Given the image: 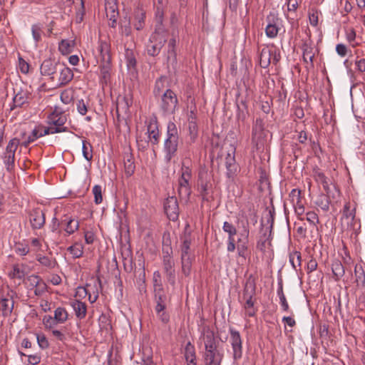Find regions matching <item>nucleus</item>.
Wrapping results in <instances>:
<instances>
[{
	"label": "nucleus",
	"instance_id": "nucleus-38",
	"mask_svg": "<svg viewBox=\"0 0 365 365\" xmlns=\"http://www.w3.org/2000/svg\"><path fill=\"white\" fill-rule=\"evenodd\" d=\"M272 53L270 50L263 48L260 53L259 64L262 68H267L271 63Z\"/></svg>",
	"mask_w": 365,
	"mask_h": 365
},
{
	"label": "nucleus",
	"instance_id": "nucleus-4",
	"mask_svg": "<svg viewBox=\"0 0 365 365\" xmlns=\"http://www.w3.org/2000/svg\"><path fill=\"white\" fill-rule=\"evenodd\" d=\"M168 31H163L158 29L157 31H154L150 36L149 41L146 45V51L149 56H158L162 48L167 41Z\"/></svg>",
	"mask_w": 365,
	"mask_h": 365
},
{
	"label": "nucleus",
	"instance_id": "nucleus-34",
	"mask_svg": "<svg viewBox=\"0 0 365 365\" xmlns=\"http://www.w3.org/2000/svg\"><path fill=\"white\" fill-rule=\"evenodd\" d=\"M289 198L293 205L294 209L295 207H299L304 206L302 202V191L299 189H292L289 193Z\"/></svg>",
	"mask_w": 365,
	"mask_h": 365
},
{
	"label": "nucleus",
	"instance_id": "nucleus-6",
	"mask_svg": "<svg viewBox=\"0 0 365 365\" xmlns=\"http://www.w3.org/2000/svg\"><path fill=\"white\" fill-rule=\"evenodd\" d=\"M192 178V170L188 166H182L181 175L178 179V194L180 197L189 198L191 195L190 181Z\"/></svg>",
	"mask_w": 365,
	"mask_h": 365
},
{
	"label": "nucleus",
	"instance_id": "nucleus-55",
	"mask_svg": "<svg viewBox=\"0 0 365 365\" xmlns=\"http://www.w3.org/2000/svg\"><path fill=\"white\" fill-rule=\"evenodd\" d=\"M43 324L46 330H51L54 328L58 323L55 320L54 317L46 315L43 318Z\"/></svg>",
	"mask_w": 365,
	"mask_h": 365
},
{
	"label": "nucleus",
	"instance_id": "nucleus-20",
	"mask_svg": "<svg viewBox=\"0 0 365 365\" xmlns=\"http://www.w3.org/2000/svg\"><path fill=\"white\" fill-rule=\"evenodd\" d=\"M59 71L58 78L56 83V87H61L67 85L73 78V73L72 70L65 66H59L58 68Z\"/></svg>",
	"mask_w": 365,
	"mask_h": 365
},
{
	"label": "nucleus",
	"instance_id": "nucleus-47",
	"mask_svg": "<svg viewBox=\"0 0 365 365\" xmlns=\"http://www.w3.org/2000/svg\"><path fill=\"white\" fill-rule=\"evenodd\" d=\"M248 237H249V230H245V239L246 240V241L242 242V240L241 238H239L237 240V244H238L237 252H238V255L240 257H245V251L247 250V240H248Z\"/></svg>",
	"mask_w": 365,
	"mask_h": 365
},
{
	"label": "nucleus",
	"instance_id": "nucleus-62",
	"mask_svg": "<svg viewBox=\"0 0 365 365\" xmlns=\"http://www.w3.org/2000/svg\"><path fill=\"white\" fill-rule=\"evenodd\" d=\"M47 284L43 280L40 282V283L34 287L35 295L37 297L42 296L47 291Z\"/></svg>",
	"mask_w": 365,
	"mask_h": 365
},
{
	"label": "nucleus",
	"instance_id": "nucleus-14",
	"mask_svg": "<svg viewBox=\"0 0 365 365\" xmlns=\"http://www.w3.org/2000/svg\"><path fill=\"white\" fill-rule=\"evenodd\" d=\"M164 210L169 220L175 221L179 215V206L177 197H168L164 202Z\"/></svg>",
	"mask_w": 365,
	"mask_h": 365
},
{
	"label": "nucleus",
	"instance_id": "nucleus-11",
	"mask_svg": "<svg viewBox=\"0 0 365 365\" xmlns=\"http://www.w3.org/2000/svg\"><path fill=\"white\" fill-rule=\"evenodd\" d=\"M267 26L265 27L266 36L269 38H274L277 36L280 30V19L274 12H270L266 17Z\"/></svg>",
	"mask_w": 365,
	"mask_h": 365
},
{
	"label": "nucleus",
	"instance_id": "nucleus-35",
	"mask_svg": "<svg viewBox=\"0 0 365 365\" xmlns=\"http://www.w3.org/2000/svg\"><path fill=\"white\" fill-rule=\"evenodd\" d=\"M277 295L279 298V303L282 307V309L284 312H289V306L287 301L286 297L284 295V291H283V283L282 279L278 282V288H277Z\"/></svg>",
	"mask_w": 365,
	"mask_h": 365
},
{
	"label": "nucleus",
	"instance_id": "nucleus-26",
	"mask_svg": "<svg viewBox=\"0 0 365 365\" xmlns=\"http://www.w3.org/2000/svg\"><path fill=\"white\" fill-rule=\"evenodd\" d=\"M98 51L101 55V61H111L110 45L105 41H98Z\"/></svg>",
	"mask_w": 365,
	"mask_h": 365
},
{
	"label": "nucleus",
	"instance_id": "nucleus-29",
	"mask_svg": "<svg viewBox=\"0 0 365 365\" xmlns=\"http://www.w3.org/2000/svg\"><path fill=\"white\" fill-rule=\"evenodd\" d=\"M64 217V220H61V223L66 222L65 231L68 235H71L78 230L79 222L78 220H75L72 217H68L66 215H65Z\"/></svg>",
	"mask_w": 365,
	"mask_h": 365
},
{
	"label": "nucleus",
	"instance_id": "nucleus-19",
	"mask_svg": "<svg viewBox=\"0 0 365 365\" xmlns=\"http://www.w3.org/2000/svg\"><path fill=\"white\" fill-rule=\"evenodd\" d=\"M224 358V354L220 351L204 352L202 359L205 365H221Z\"/></svg>",
	"mask_w": 365,
	"mask_h": 365
},
{
	"label": "nucleus",
	"instance_id": "nucleus-25",
	"mask_svg": "<svg viewBox=\"0 0 365 365\" xmlns=\"http://www.w3.org/2000/svg\"><path fill=\"white\" fill-rule=\"evenodd\" d=\"M71 306L73 309L77 318L83 319L86 317L87 313V306L86 303L75 299L71 302Z\"/></svg>",
	"mask_w": 365,
	"mask_h": 365
},
{
	"label": "nucleus",
	"instance_id": "nucleus-37",
	"mask_svg": "<svg viewBox=\"0 0 365 365\" xmlns=\"http://www.w3.org/2000/svg\"><path fill=\"white\" fill-rule=\"evenodd\" d=\"M264 130V123L261 118H257L253 127H252V141H255L257 138H260L261 134Z\"/></svg>",
	"mask_w": 365,
	"mask_h": 365
},
{
	"label": "nucleus",
	"instance_id": "nucleus-64",
	"mask_svg": "<svg viewBox=\"0 0 365 365\" xmlns=\"http://www.w3.org/2000/svg\"><path fill=\"white\" fill-rule=\"evenodd\" d=\"M31 32L34 39L36 42H38L41 39V28L38 24H34L31 27Z\"/></svg>",
	"mask_w": 365,
	"mask_h": 365
},
{
	"label": "nucleus",
	"instance_id": "nucleus-2",
	"mask_svg": "<svg viewBox=\"0 0 365 365\" xmlns=\"http://www.w3.org/2000/svg\"><path fill=\"white\" fill-rule=\"evenodd\" d=\"M180 143V134L176 124L169 121L167 124L166 135L163 143L164 160L167 163L177 155Z\"/></svg>",
	"mask_w": 365,
	"mask_h": 365
},
{
	"label": "nucleus",
	"instance_id": "nucleus-10",
	"mask_svg": "<svg viewBox=\"0 0 365 365\" xmlns=\"http://www.w3.org/2000/svg\"><path fill=\"white\" fill-rule=\"evenodd\" d=\"M230 344L233 351V359L237 361L242 356V340L240 333L232 327L229 329Z\"/></svg>",
	"mask_w": 365,
	"mask_h": 365
},
{
	"label": "nucleus",
	"instance_id": "nucleus-18",
	"mask_svg": "<svg viewBox=\"0 0 365 365\" xmlns=\"http://www.w3.org/2000/svg\"><path fill=\"white\" fill-rule=\"evenodd\" d=\"M163 269L168 283L171 286L174 287L176 283V272L175 269L174 259L163 260Z\"/></svg>",
	"mask_w": 365,
	"mask_h": 365
},
{
	"label": "nucleus",
	"instance_id": "nucleus-7",
	"mask_svg": "<svg viewBox=\"0 0 365 365\" xmlns=\"http://www.w3.org/2000/svg\"><path fill=\"white\" fill-rule=\"evenodd\" d=\"M211 176L206 169H201L198 173L197 190L202 201H209V194L212 189Z\"/></svg>",
	"mask_w": 365,
	"mask_h": 365
},
{
	"label": "nucleus",
	"instance_id": "nucleus-13",
	"mask_svg": "<svg viewBox=\"0 0 365 365\" xmlns=\"http://www.w3.org/2000/svg\"><path fill=\"white\" fill-rule=\"evenodd\" d=\"M177 41L175 38H172L169 40L167 46V64L168 68H171L174 72L178 68V58L176 51Z\"/></svg>",
	"mask_w": 365,
	"mask_h": 365
},
{
	"label": "nucleus",
	"instance_id": "nucleus-60",
	"mask_svg": "<svg viewBox=\"0 0 365 365\" xmlns=\"http://www.w3.org/2000/svg\"><path fill=\"white\" fill-rule=\"evenodd\" d=\"M36 339L41 349H45L49 346L48 339L43 334H36Z\"/></svg>",
	"mask_w": 365,
	"mask_h": 365
},
{
	"label": "nucleus",
	"instance_id": "nucleus-42",
	"mask_svg": "<svg viewBox=\"0 0 365 365\" xmlns=\"http://www.w3.org/2000/svg\"><path fill=\"white\" fill-rule=\"evenodd\" d=\"M54 318L58 324H63L67 321L68 314L65 308L59 307L54 311Z\"/></svg>",
	"mask_w": 365,
	"mask_h": 365
},
{
	"label": "nucleus",
	"instance_id": "nucleus-9",
	"mask_svg": "<svg viewBox=\"0 0 365 365\" xmlns=\"http://www.w3.org/2000/svg\"><path fill=\"white\" fill-rule=\"evenodd\" d=\"M31 227L33 230L42 229L46 223V215L40 207H34L27 212Z\"/></svg>",
	"mask_w": 365,
	"mask_h": 365
},
{
	"label": "nucleus",
	"instance_id": "nucleus-63",
	"mask_svg": "<svg viewBox=\"0 0 365 365\" xmlns=\"http://www.w3.org/2000/svg\"><path fill=\"white\" fill-rule=\"evenodd\" d=\"M222 230L228 234V236L235 235L237 234L236 227L229 222H225L223 223Z\"/></svg>",
	"mask_w": 365,
	"mask_h": 365
},
{
	"label": "nucleus",
	"instance_id": "nucleus-27",
	"mask_svg": "<svg viewBox=\"0 0 365 365\" xmlns=\"http://www.w3.org/2000/svg\"><path fill=\"white\" fill-rule=\"evenodd\" d=\"M331 271L333 278L336 282L339 281L345 274V268L339 259L332 262Z\"/></svg>",
	"mask_w": 365,
	"mask_h": 365
},
{
	"label": "nucleus",
	"instance_id": "nucleus-21",
	"mask_svg": "<svg viewBox=\"0 0 365 365\" xmlns=\"http://www.w3.org/2000/svg\"><path fill=\"white\" fill-rule=\"evenodd\" d=\"M58 66L59 65L51 58L45 59L41 65L40 71L41 75L49 76L53 81L55 77L53 75L58 71Z\"/></svg>",
	"mask_w": 365,
	"mask_h": 365
},
{
	"label": "nucleus",
	"instance_id": "nucleus-61",
	"mask_svg": "<svg viewBox=\"0 0 365 365\" xmlns=\"http://www.w3.org/2000/svg\"><path fill=\"white\" fill-rule=\"evenodd\" d=\"M307 220L311 225L316 226L319 222V217L317 214L314 211H309L306 213V217L304 220Z\"/></svg>",
	"mask_w": 365,
	"mask_h": 365
},
{
	"label": "nucleus",
	"instance_id": "nucleus-23",
	"mask_svg": "<svg viewBox=\"0 0 365 365\" xmlns=\"http://www.w3.org/2000/svg\"><path fill=\"white\" fill-rule=\"evenodd\" d=\"M154 301L156 304L155 310L156 312L163 311L166 308L167 296L163 290L153 291Z\"/></svg>",
	"mask_w": 365,
	"mask_h": 365
},
{
	"label": "nucleus",
	"instance_id": "nucleus-54",
	"mask_svg": "<svg viewBox=\"0 0 365 365\" xmlns=\"http://www.w3.org/2000/svg\"><path fill=\"white\" fill-rule=\"evenodd\" d=\"M9 277L11 279H21L25 276L24 270L21 269L18 264L13 266L12 270L9 273Z\"/></svg>",
	"mask_w": 365,
	"mask_h": 365
},
{
	"label": "nucleus",
	"instance_id": "nucleus-40",
	"mask_svg": "<svg viewBox=\"0 0 365 365\" xmlns=\"http://www.w3.org/2000/svg\"><path fill=\"white\" fill-rule=\"evenodd\" d=\"M192 265V257H182L181 259V272L185 277H189L191 274Z\"/></svg>",
	"mask_w": 365,
	"mask_h": 365
},
{
	"label": "nucleus",
	"instance_id": "nucleus-48",
	"mask_svg": "<svg viewBox=\"0 0 365 365\" xmlns=\"http://www.w3.org/2000/svg\"><path fill=\"white\" fill-rule=\"evenodd\" d=\"M173 248L170 245V243H168V242H163L162 248L163 261L173 259Z\"/></svg>",
	"mask_w": 365,
	"mask_h": 365
},
{
	"label": "nucleus",
	"instance_id": "nucleus-28",
	"mask_svg": "<svg viewBox=\"0 0 365 365\" xmlns=\"http://www.w3.org/2000/svg\"><path fill=\"white\" fill-rule=\"evenodd\" d=\"M331 197L334 198V195L331 194V195H329L327 193H326V195L321 194L318 196L315 203L322 210L327 212L329 210L330 198Z\"/></svg>",
	"mask_w": 365,
	"mask_h": 365
},
{
	"label": "nucleus",
	"instance_id": "nucleus-24",
	"mask_svg": "<svg viewBox=\"0 0 365 365\" xmlns=\"http://www.w3.org/2000/svg\"><path fill=\"white\" fill-rule=\"evenodd\" d=\"M112 69L111 61H101L100 64V78L102 84H107L110 78Z\"/></svg>",
	"mask_w": 365,
	"mask_h": 365
},
{
	"label": "nucleus",
	"instance_id": "nucleus-45",
	"mask_svg": "<svg viewBox=\"0 0 365 365\" xmlns=\"http://www.w3.org/2000/svg\"><path fill=\"white\" fill-rule=\"evenodd\" d=\"M42 128H43L42 125H39L36 126L32 130L31 134L28 137V138L25 141L21 143V145L25 148H27L31 143L34 142V140H36V139L40 138L38 132Z\"/></svg>",
	"mask_w": 365,
	"mask_h": 365
},
{
	"label": "nucleus",
	"instance_id": "nucleus-32",
	"mask_svg": "<svg viewBox=\"0 0 365 365\" xmlns=\"http://www.w3.org/2000/svg\"><path fill=\"white\" fill-rule=\"evenodd\" d=\"M191 245V237L189 235H185L182 239V243L180 246V259L182 257H191V255L190 253Z\"/></svg>",
	"mask_w": 365,
	"mask_h": 365
},
{
	"label": "nucleus",
	"instance_id": "nucleus-57",
	"mask_svg": "<svg viewBox=\"0 0 365 365\" xmlns=\"http://www.w3.org/2000/svg\"><path fill=\"white\" fill-rule=\"evenodd\" d=\"M240 105L242 108H240V106L237 104L238 113L237 118L240 120H244L246 118V114L245 111L247 110V105L246 99L242 98L240 101Z\"/></svg>",
	"mask_w": 365,
	"mask_h": 365
},
{
	"label": "nucleus",
	"instance_id": "nucleus-43",
	"mask_svg": "<svg viewBox=\"0 0 365 365\" xmlns=\"http://www.w3.org/2000/svg\"><path fill=\"white\" fill-rule=\"evenodd\" d=\"M164 18V12L161 7L157 6L156 11H155V31H157L158 29H160V30H163V31H167L166 29L164 28L163 21Z\"/></svg>",
	"mask_w": 365,
	"mask_h": 365
},
{
	"label": "nucleus",
	"instance_id": "nucleus-59",
	"mask_svg": "<svg viewBox=\"0 0 365 365\" xmlns=\"http://www.w3.org/2000/svg\"><path fill=\"white\" fill-rule=\"evenodd\" d=\"M125 173L128 176H131L135 172V164L131 157L124 161Z\"/></svg>",
	"mask_w": 365,
	"mask_h": 365
},
{
	"label": "nucleus",
	"instance_id": "nucleus-49",
	"mask_svg": "<svg viewBox=\"0 0 365 365\" xmlns=\"http://www.w3.org/2000/svg\"><path fill=\"white\" fill-rule=\"evenodd\" d=\"M15 252L20 256H25L29 252V245L25 242H16L14 247Z\"/></svg>",
	"mask_w": 365,
	"mask_h": 365
},
{
	"label": "nucleus",
	"instance_id": "nucleus-36",
	"mask_svg": "<svg viewBox=\"0 0 365 365\" xmlns=\"http://www.w3.org/2000/svg\"><path fill=\"white\" fill-rule=\"evenodd\" d=\"M165 81H166V78L164 76H161L155 81L153 91L155 98H158V97L161 96V95L165 92Z\"/></svg>",
	"mask_w": 365,
	"mask_h": 365
},
{
	"label": "nucleus",
	"instance_id": "nucleus-58",
	"mask_svg": "<svg viewBox=\"0 0 365 365\" xmlns=\"http://www.w3.org/2000/svg\"><path fill=\"white\" fill-rule=\"evenodd\" d=\"M93 194L94 195V202L96 205H99L103 202V195H102V187L101 185H96L92 190Z\"/></svg>",
	"mask_w": 365,
	"mask_h": 365
},
{
	"label": "nucleus",
	"instance_id": "nucleus-41",
	"mask_svg": "<svg viewBox=\"0 0 365 365\" xmlns=\"http://www.w3.org/2000/svg\"><path fill=\"white\" fill-rule=\"evenodd\" d=\"M74 43L72 41L63 39L61 40L58 45V50L63 55H67L71 53Z\"/></svg>",
	"mask_w": 365,
	"mask_h": 365
},
{
	"label": "nucleus",
	"instance_id": "nucleus-31",
	"mask_svg": "<svg viewBox=\"0 0 365 365\" xmlns=\"http://www.w3.org/2000/svg\"><path fill=\"white\" fill-rule=\"evenodd\" d=\"M36 259L43 267L52 269L57 265L56 259L48 257L41 254H36Z\"/></svg>",
	"mask_w": 365,
	"mask_h": 365
},
{
	"label": "nucleus",
	"instance_id": "nucleus-17",
	"mask_svg": "<svg viewBox=\"0 0 365 365\" xmlns=\"http://www.w3.org/2000/svg\"><path fill=\"white\" fill-rule=\"evenodd\" d=\"M302 49L303 52V61L307 64V67L310 66L311 68H313L314 53L313 52L312 42L309 38L306 40H303Z\"/></svg>",
	"mask_w": 365,
	"mask_h": 365
},
{
	"label": "nucleus",
	"instance_id": "nucleus-50",
	"mask_svg": "<svg viewBox=\"0 0 365 365\" xmlns=\"http://www.w3.org/2000/svg\"><path fill=\"white\" fill-rule=\"evenodd\" d=\"M67 250L74 258H79L82 257L83 254V247L81 243H75L68 247Z\"/></svg>",
	"mask_w": 365,
	"mask_h": 365
},
{
	"label": "nucleus",
	"instance_id": "nucleus-12",
	"mask_svg": "<svg viewBox=\"0 0 365 365\" xmlns=\"http://www.w3.org/2000/svg\"><path fill=\"white\" fill-rule=\"evenodd\" d=\"M66 121V115L62 113L53 112L48 116V124L53 126V130L58 128V133L68 131V128L64 125Z\"/></svg>",
	"mask_w": 365,
	"mask_h": 365
},
{
	"label": "nucleus",
	"instance_id": "nucleus-44",
	"mask_svg": "<svg viewBox=\"0 0 365 365\" xmlns=\"http://www.w3.org/2000/svg\"><path fill=\"white\" fill-rule=\"evenodd\" d=\"M289 262L292 267L297 271V267H301L302 265V255L298 251L293 252L289 254Z\"/></svg>",
	"mask_w": 365,
	"mask_h": 365
},
{
	"label": "nucleus",
	"instance_id": "nucleus-8",
	"mask_svg": "<svg viewBox=\"0 0 365 365\" xmlns=\"http://www.w3.org/2000/svg\"><path fill=\"white\" fill-rule=\"evenodd\" d=\"M19 144V139L16 138L11 139L9 142L6 150L4 153V163L6 170L9 172H11L14 168L15 153Z\"/></svg>",
	"mask_w": 365,
	"mask_h": 365
},
{
	"label": "nucleus",
	"instance_id": "nucleus-46",
	"mask_svg": "<svg viewBox=\"0 0 365 365\" xmlns=\"http://www.w3.org/2000/svg\"><path fill=\"white\" fill-rule=\"evenodd\" d=\"M130 103L128 102V100L123 97L120 101H118L116 104V115L118 118L120 116V112L123 111L124 113H128L130 108Z\"/></svg>",
	"mask_w": 365,
	"mask_h": 365
},
{
	"label": "nucleus",
	"instance_id": "nucleus-1",
	"mask_svg": "<svg viewBox=\"0 0 365 365\" xmlns=\"http://www.w3.org/2000/svg\"><path fill=\"white\" fill-rule=\"evenodd\" d=\"M256 289V278L253 274H250L246 279L242 295L240 299L246 317H253L257 312V308L255 307Z\"/></svg>",
	"mask_w": 365,
	"mask_h": 365
},
{
	"label": "nucleus",
	"instance_id": "nucleus-30",
	"mask_svg": "<svg viewBox=\"0 0 365 365\" xmlns=\"http://www.w3.org/2000/svg\"><path fill=\"white\" fill-rule=\"evenodd\" d=\"M355 282L358 287H365V271L361 264H356L354 267Z\"/></svg>",
	"mask_w": 365,
	"mask_h": 365
},
{
	"label": "nucleus",
	"instance_id": "nucleus-5",
	"mask_svg": "<svg viewBox=\"0 0 365 365\" xmlns=\"http://www.w3.org/2000/svg\"><path fill=\"white\" fill-rule=\"evenodd\" d=\"M16 295V292L9 286L0 290V314L7 317L11 314L14 306V298Z\"/></svg>",
	"mask_w": 365,
	"mask_h": 365
},
{
	"label": "nucleus",
	"instance_id": "nucleus-51",
	"mask_svg": "<svg viewBox=\"0 0 365 365\" xmlns=\"http://www.w3.org/2000/svg\"><path fill=\"white\" fill-rule=\"evenodd\" d=\"M83 155L88 161H91L93 158V149L91 144L87 140H83L82 143Z\"/></svg>",
	"mask_w": 365,
	"mask_h": 365
},
{
	"label": "nucleus",
	"instance_id": "nucleus-53",
	"mask_svg": "<svg viewBox=\"0 0 365 365\" xmlns=\"http://www.w3.org/2000/svg\"><path fill=\"white\" fill-rule=\"evenodd\" d=\"M153 291L163 290V286L162 283L161 274L159 271H155L153 273Z\"/></svg>",
	"mask_w": 365,
	"mask_h": 365
},
{
	"label": "nucleus",
	"instance_id": "nucleus-16",
	"mask_svg": "<svg viewBox=\"0 0 365 365\" xmlns=\"http://www.w3.org/2000/svg\"><path fill=\"white\" fill-rule=\"evenodd\" d=\"M199 339L203 343L204 347L219 344L214 331L209 326L202 327Z\"/></svg>",
	"mask_w": 365,
	"mask_h": 365
},
{
	"label": "nucleus",
	"instance_id": "nucleus-39",
	"mask_svg": "<svg viewBox=\"0 0 365 365\" xmlns=\"http://www.w3.org/2000/svg\"><path fill=\"white\" fill-rule=\"evenodd\" d=\"M145 13L143 10L135 12V21L133 26L138 31L142 30L145 25Z\"/></svg>",
	"mask_w": 365,
	"mask_h": 365
},
{
	"label": "nucleus",
	"instance_id": "nucleus-15",
	"mask_svg": "<svg viewBox=\"0 0 365 365\" xmlns=\"http://www.w3.org/2000/svg\"><path fill=\"white\" fill-rule=\"evenodd\" d=\"M31 93L28 89L20 88L13 98V106L11 110L16 107H24L28 106L31 99Z\"/></svg>",
	"mask_w": 365,
	"mask_h": 365
},
{
	"label": "nucleus",
	"instance_id": "nucleus-52",
	"mask_svg": "<svg viewBox=\"0 0 365 365\" xmlns=\"http://www.w3.org/2000/svg\"><path fill=\"white\" fill-rule=\"evenodd\" d=\"M356 215V208L351 209L350 208V202H347L345 203L343 210H342V217L341 220H349V218H353Z\"/></svg>",
	"mask_w": 365,
	"mask_h": 365
},
{
	"label": "nucleus",
	"instance_id": "nucleus-33",
	"mask_svg": "<svg viewBox=\"0 0 365 365\" xmlns=\"http://www.w3.org/2000/svg\"><path fill=\"white\" fill-rule=\"evenodd\" d=\"M184 357L187 363L194 362L197 360L195 348L190 341H188L185 346Z\"/></svg>",
	"mask_w": 365,
	"mask_h": 365
},
{
	"label": "nucleus",
	"instance_id": "nucleus-56",
	"mask_svg": "<svg viewBox=\"0 0 365 365\" xmlns=\"http://www.w3.org/2000/svg\"><path fill=\"white\" fill-rule=\"evenodd\" d=\"M188 130L190 136V140L193 142L195 140L197 133H198V128L197 125L195 120H189L188 123Z\"/></svg>",
	"mask_w": 365,
	"mask_h": 365
},
{
	"label": "nucleus",
	"instance_id": "nucleus-3",
	"mask_svg": "<svg viewBox=\"0 0 365 365\" xmlns=\"http://www.w3.org/2000/svg\"><path fill=\"white\" fill-rule=\"evenodd\" d=\"M160 97L159 108L162 114L163 115L174 114L178 109V99L175 93L167 88Z\"/></svg>",
	"mask_w": 365,
	"mask_h": 365
},
{
	"label": "nucleus",
	"instance_id": "nucleus-22",
	"mask_svg": "<svg viewBox=\"0 0 365 365\" xmlns=\"http://www.w3.org/2000/svg\"><path fill=\"white\" fill-rule=\"evenodd\" d=\"M148 138L153 145H156L160 141V131L157 120L150 122L148 126Z\"/></svg>",
	"mask_w": 365,
	"mask_h": 365
}]
</instances>
